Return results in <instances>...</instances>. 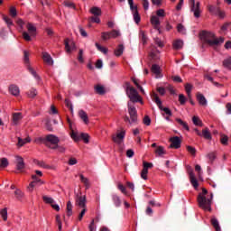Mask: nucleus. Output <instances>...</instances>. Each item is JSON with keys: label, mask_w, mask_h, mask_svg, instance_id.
Returning <instances> with one entry per match:
<instances>
[{"label": "nucleus", "mask_w": 231, "mask_h": 231, "mask_svg": "<svg viewBox=\"0 0 231 231\" xmlns=\"http://www.w3.org/2000/svg\"><path fill=\"white\" fill-rule=\"evenodd\" d=\"M214 195L211 193L209 198L203 197L200 195L198 197L199 207L202 208V210L211 212L212 211V199Z\"/></svg>", "instance_id": "1"}, {"label": "nucleus", "mask_w": 231, "mask_h": 231, "mask_svg": "<svg viewBox=\"0 0 231 231\" xmlns=\"http://www.w3.org/2000/svg\"><path fill=\"white\" fill-rule=\"evenodd\" d=\"M128 113L129 116H125V122H128L130 125H133V124H138V113L136 112V107L129 106L128 103Z\"/></svg>", "instance_id": "2"}, {"label": "nucleus", "mask_w": 231, "mask_h": 231, "mask_svg": "<svg viewBox=\"0 0 231 231\" xmlns=\"http://www.w3.org/2000/svg\"><path fill=\"white\" fill-rule=\"evenodd\" d=\"M126 95L128 97V98L134 103H140V104H143V100L142 99V96H140V94H138V90H136V88H129V90L126 91Z\"/></svg>", "instance_id": "3"}, {"label": "nucleus", "mask_w": 231, "mask_h": 231, "mask_svg": "<svg viewBox=\"0 0 231 231\" xmlns=\"http://www.w3.org/2000/svg\"><path fill=\"white\" fill-rule=\"evenodd\" d=\"M203 35L207 44H209V46H217V44H223V42H225V38L223 37L216 38L214 40L208 39V37H214V33L212 32H204Z\"/></svg>", "instance_id": "4"}, {"label": "nucleus", "mask_w": 231, "mask_h": 231, "mask_svg": "<svg viewBox=\"0 0 231 231\" xmlns=\"http://www.w3.org/2000/svg\"><path fill=\"white\" fill-rule=\"evenodd\" d=\"M190 12L193 13L194 17L196 19H199L201 17V4L199 2H196V0H189Z\"/></svg>", "instance_id": "5"}, {"label": "nucleus", "mask_w": 231, "mask_h": 231, "mask_svg": "<svg viewBox=\"0 0 231 231\" xmlns=\"http://www.w3.org/2000/svg\"><path fill=\"white\" fill-rule=\"evenodd\" d=\"M128 5L133 14L134 23L136 24H139L140 21H142V18L140 17V14L138 13V5H134V0H128Z\"/></svg>", "instance_id": "6"}, {"label": "nucleus", "mask_w": 231, "mask_h": 231, "mask_svg": "<svg viewBox=\"0 0 231 231\" xmlns=\"http://www.w3.org/2000/svg\"><path fill=\"white\" fill-rule=\"evenodd\" d=\"M152 97L155 100V104H157L159 109L161 111H163L165 115H168V116H172V111L169 109V107H164L163 105L162 104V100H160V97H158V94L152 93Z\"/></svg>", "instance_id": "7"}, {"label": "nucleus", "mask_w": 231, "mask_h": 231, "mask_svg": "<svg viewBox=\"0 0 231 231\" xmlns=\"http://www.w3.org/2000/svg\"><path fill=\"white\" fill-rule=\"evenodd\" d=\"M125 138V130H122L121 132L112 135V140L117 145H122L124 143V139Z\"/></svg>", "instance_id": "8"}, {"label": "nucleus", "mask_w": 231, "mask_h": 231, "mask_svg": "<svg viewBox=\"0 0 231 231\" xmlns=\"http://www.w3.org/2000/svg\"><path fill=\"white\" fill-rule=\"evenodd\" d=\"M143 170L141 171V178L143 180H147V174H149V169H152L153 165L151 162H143Z\"/></svg>", "instance_id": "9"}, {"label": "nucleus", "mask_w": 231, "mask_h": 231, "mask_svg": "<svg viewBox=\"0 0 231 231\" xmlns=\"http://www.w3.org/2000/svg\"><path fill=\"white\" fill-rule=\"evenodd\" d=\"M76 207H79V208H87L86 203H88V200L86 199V195H77L76 199Z\"/></svg>", "instance_id": "10"}, {"label": "nucleus", "mask_w": 231, "mask_h": 231, "mask_svg": "<svg viewBox=\"0 0 231 231\" xmlns=\"http://www.w3.org/2000/svg\"><path fill=\"white\" fill-rule=\"evenodd\" d=\"M170 149H180L181 147V139L179 136H173L170 138Z\"/></svg>", "instance_id": "11"}, {"label": "nucleus", "mask_w": 231, "mask_h": 231, "mask_svg": "<svg viewBox=\"0 0 231 231\" xmlns=\"http://www.w3.org/2000/svg\"><path fill=\"white\" fill-rule=\"evenodd\" d=\"M16 169L19 171V172H23L24 171V168L26 167V164L24 163V159H23L22 156L16 155Z\"/></svg>", "instance_id": "12"}, {"label": "nucleus", "mask_w": 231, "mask_h": 231, "mask_svg": "<svg viewBox=\"0 0 231 231\" xmlns=\"http://www.w3.org/2000/svg\"><path fill=\"white\" fill-rule=\"evenodd\" d=\"M45 140L51 145H57V143H59V142H60V139H59V137L55 134L46 135Z\"/></svg>", "instance_id": "13"}, {"label": "nucleus", "mask_w": 231, "mask_h": 231, "mask_svg": "<svg viewBox=\"0 0 231 231\" xmlns=\"http://www.w3.org/2000/svg\"><path fill=\"white\" fill-rule=\"evenodd\" d=\"M23 120V114L18 112V113H14L13 114V118H12V124L13 125H19V122Z\"/></svg>", "instance_id": "14"}, {"label": "nucleus", "mask_w": 231, "mask_h": 231, "mask_svg": "<svg viewBox=\"0 0 231 231\" xmlns=\"http://www.w3.org/2000/svg\"><path fill=\"white\" fill-rule=\"evenodd\" d=\"M189 180L194 189H198V187H199V184L198 183V179H196V175L194 174V171L192 170L189 171Z\"/></svg>", "instance_id": "15"}, {"label": "nucleus", "mask_w": 231, "mask_h": 231, "mask_svg": "<svg viewBox=\"0 0 231 231\" xmlns=\"http://www.w3.org/2000/svg\"><path fill=\"white\" fill-rule=\"evenodd\" d=\"M42 59L48 66H53V58H51V55L48 52H42Z\"/></svg>", "instance_id": "16"}, {"label": "nucleus", "mask_w": 231, "mask_h": 231, "mask_svg": "<svg viewBox=\"0 0 231 231\" xmlns=\"http://www.w3.org/2000/svg\"><path fill=\"white\" fill-rule=\"evenodd\" d=\"M9 92L14 97H19V95H21V90L19 89V87H17V85L9 86Z\"/></svg>", "instance_id": "17"}, {"label": "nucleus", "mask_w": 231, "mask_h": 231, "mask_svg": "<svg viewBox=\"0 0 231 231\" xmlns=\"http://www.w3.org/2000/svg\"><path fill=\"white\" fill-rule=\"evenodd\" d=\"M26 28H27L31 37H35V35L37 33V27H35V25H33L32 23H28L26 25Z\"/></svg>", "instance_id": "18"}, {"label": "nucleus", "mask_w": 231, "mask_h": 231, "mask_svg": "<svg viewBox=\"0 0 231 231\" xmlns=\"http://www.w3.org/2000/svg\"><path fill=\"white\" fill-rule=\"evenodd\" d=\"M65 49L67 53H71L75 50V42L65 40Z\"/></svg>", "instance_id": "19"}, {"label": "nucleus", "mask_w": 231, "mask_h": 231, "mask_svg": "<svg viewBox=\"0 0 231 231\" xmlns=\"http://www.w3.org/2000/svg\"><path fill=\"white\" fill-rule=\"evenodd\" d=\"M151 23L152 26H154L155 30H158V32H160V18H158V16L156 15H153L151 18Z\"/></svg>", "instance_id": "20"}, {"label": "nucleus", "mask_w": 231, "mask_h": 231, "mask_svg": "<svg viewBox=\"0 0 231 231\" xmlns=\"http://www.w3.org/2000/svg\"><path fill=\"white\" fill-rule=\"evenodd\" d=\"M197 100L199 104V106H207V98L205 97V96L201 93H197Z\"/></svg>", "instance_id": "21"}, {"label": "nucleus", "mask_w": 231, "mask_h": 231, "mask_svg": "<svg viewBox=\"0 0 231 231\" xmlns=\"http://www.w3.org/2000/svg\"><path fill=\"white\" fill-rule=\"evenodd\" d=\"M125 50V47L124 46V44H119L117 48L115 50L114 54L116 55V57H122Z\"/></svg>", "instance_id": "22"}, {"label": "nucleus", "mask_w": 231, "mask_h": 231, "mask_svg": "<svg viewBox=\"0 0 231 231\" xmlns=\"http://www.w3.org/2000/svg\"><path fill=\"white\" fill-rule=\"evenodd\" d=\"M79 118L83 120L84 124H89V118L88 117V114L84 110H79Z\"/></svg>", "instance_id": "23"}, {"label": "nucleus", "mask_w": 231, "mask_h": 231, "mask_svg": "<svg viewBox=\"0 0 231 231\" xmlns=\"http://www.w3.org/2000/svg\"><path fill=\"white\" fill-rule=\"evenodd\" d=\"M152 72L155 75V78L160 79V73L162 72L158 64L152 65Z\"/></svg>", "instance_id": "24"}, {"label": "nucleus", "mask_w": 231, "mask_h": 231, "mask_svg": "<svg viewBox=\"0 0 231 231\" xmlns=\"http://www.w3.org/2000/svg\"><path fill=\"white\" fill-rule=\"evenodd\" d=\"M200 136L205 138V140H212V134H210V130H208V128L203 129Z\"/></svg>", "instance_id": "25"}, {"label": "nucleus", "mask_w": 231, "mask_h": 231, "mask_svg": "<svg viewBox=\"0 0 231 231\" xmlns=\"http://www.w3.org/2000/svg\"><path fill=\"white\" fill-rule=\"evenodd\" d=\"M32 142V138L26 137L24 139L19 137L18 138V147H23V145H26V143H30Z\"/></svg>", "instance_id": "26"}, {"label": "nucleus", "mask_w": 231, "mask_h": 231, "mask_svg": "<svg viewBox=\"0 0 231 231\" xmlns=\"http://www.w3.org/2000/svg\"><path fill=\"white\" fill-rule=\"evenodd\" d=\"M94 89L97 95H106V88L102 85H96Z\"/></svg>", "instance_id": "27"}, {"label": "nucleus", "mask_w": 231, "mask_h": 231, "mask_svg": "<svg viewBox=\"0 0 231 231\" xmlns=\"http://www.w3.org/2000/svg\"><path fill=\"white\" fill-rule=\"evenodd\" d=\"M90 14L94 16L100 17V15H102V9H100V7H92L90 9Z\"/></svg>", "instance_id": "28"}, {"label": "nucleus", "mask_w": 231, "mask_h": 231, "mask_svg": "<svg viewBox=\"0 0 231 231\" xmlns=\"http://www.w3.org/2000/svg\"><path fill=\"white\" fill-rule=\"evenodd\" d=\"M211 225L216 231H221V226H219V221H217V218H216L215 217L211 218Z\"/></svg>", "instance_id": "29"}, {"label": "nucleus", "mask_w": 231, "mask_h": 231, "mask_svg": "<svg viewBox=\"0 0 231 231\" xmlns=\"http://www.w3.org/2000/svg\"><path fill=\"white\" fill-rule=\"evenodd\" d=\"M35 163H36V165H38L39 167H42V169L55 170V166H50V165L46 164V162H44L43 161H36Z\"/></svg>", "instance_id": "30"}, {"label": "nucleus", "mask_w": 231, "mask_h": 231, "mask_svg": "<svg viewBox=\"0 0 231 231\" xmlns=\"http://www.w3.org/2000/svg\"><path fill=\"white\" fill-rule=\"evenodd\" d=\"M80 181L85 185L86 189H89L91 187V183L89 182V179L84 177V175H79Z\"/></svg>", "instance_id": "31"}, {"label": "nucleus", "mask_w": 231, "mask_h": 231, "mask_svg": "<svg viewBox=\"0 0 231 231\" xmlns=\"http://www.w3.org/2000/svg\"><path fill=\"white\" fill-rule=\"evenodd\" d=\"M173 49L174 50H181L183 48V41L182 40H176L173 42Z\"/></svg>", "instance_id": "32"}, {"label": "nucleus", "mask_w": 231, "mask_h": 231, "mask_svg": "<svg viewBox=\"0 0 231 231\" xmlns=\"http://www.w3.org/2000/svg\"><path fill=\"white\" fill-rule=\"evenodd\" d=\"M10 165V162H8V159L5 157H3L0 159V169H6Z\"/></svg>", "instance_id": "33"}, {"label": "nucleus", "mask_w": 231, "mask_h": 231, "mask_svg": "<svg viewBox=\"0 0 231 231\" xmlns=\"http://www.w3.org/2000/svg\"><path fill=\"white\" fill-rule=\"evenodd\" d=\"M112 201L115 207H120V205H122V200L120 199V197H118V195H112Z\"/></svg>", "instance_id": "34"}, {"label": "nucleus", "mask_w": 231, "mask_h": 231, "mask_svg": "<svg viewBox=\"0 0 231 231\" xmlns=\"http://www.w3.org/2000/svg\"><path fill=\"white\" fill-rule=\"evenodd\" d=\"M155 154H158L159 156H163V154H167V152L165 151V148L163 146H157L155 149Z\"/></svg>", "instance_id": "35"}, {"label": "nucleus", "mask_w": 231, "mask_h": 231, "mask_svg": "<svg viewBox=\"0 0 231 231\" xmlns=\"http://www.w3.org/2000/svg\"><path fill=\"white\" fill-rule=\"evenodd\" d=\"M176 122H178V124H180V125H181L186 131H190V128L189 127L187 122L181 120L180 118H176Z\"/></svg>", "instance_id": "36"}, {"label": "nucleus", "mask_w": 231, "mask_h": 231, "mask_svg": "<svg viewBox=\"0 0 231 231\" xmlns=\"http://www.w3.org/2000/svg\"><path fill=\"white\" fill-rule=\"evenodd\" d=\"M0 216L3 218L4 221H8V209L3 208L0 210Z\"/></svg>", "instance_id": "37"}, {"label": "nucleus", "mask_w": 231, "mask_h": 231, "mask_svg": "<svg viewBox=\"0 0 231 231\" xmlns=\"http://www.w3.org/2000/svg\"><path fill=\"white\" fill-rule=\"evenodd\" d=\"M67 216H69V217L73 216V205L71 201L67 202Z\"/></svg>", "instance_id": "38"}, {"label": "nucleus", "mask_w": 231, "mask_h": 231, "mask_svg": "<svg viewBox=\"0 0 231 231\" xmlns=\"http://www.w3.org/2000/svg\"><path fill=\"white\" fill-rule=\"evenodd\" d=\"M217 153L216 152H211L207 154V158L209 160L210 163H214V160H216Z\"/></svg>", "instance_id": "39"}, {"label": "nucleus", "mask_w": 231, "mask_h": 231, "mask_svg": "<svg viewBox=\"0 0 231 231\" xmlns=\"http://www.w3.org/2000/svg\"><path fill=\"white\" fill-rule=\"evenodd\" d=\"M96 48H97L98 51L104 53V55H107V51H109L107 48L99 45L98 42H96Z\"/></svg>", "instance_id": "40"}, {"label": "nucleus", "mask_w": 231, "mask_h": 231, "mask_svg": "<svg viewBox=\"0 0 231 231\" xmlns=\"http://www.w3.org/2000/svg\"><path fill=\"white\" fill-rule=\"evenodd\" d=\"M185 91L189 97V98H190V97L192 96V85L190 83H187L185 85Z\"/></svg>", "instance_id": "41"}, {"label": "nucleus", "mask_w": 231, "mask_h": 231, "mask_svg": "<svg viewBox=\"0 0 231 231\" xmlns=\"http://www.w3.org/2000/svg\"><path fill=\"white\" fill-rule=\"evenodd\" d=\"M223 66L226 69H230L231 70V56L229 58H227V59L223 60Z\"/></svg>", "instance_id": "42"}, {"label": "nucleus", "mask_w": 231, "mask_h": 231, "mask_svg": "<svg viewBox=\"0 0 231 231\" xmlns=\"http://www.w3.org/2000/svg\"><path fill=\"white\" fill-rule=\"evenodd\" d=\"M3 19L5 23L7 24V28H9L10 30L12 26H14V21H12L8 16H3Z\"/></svg>", "instance_id": "43"}, {"label": "nucleus", "mask_w": 231, "mask_h": 231, "mask_svg": "<svg viewBox=\"0 0 231 231\" xmlns=\"http://www.w3.org/2000/svg\"><path fill=\"white\" fill-rule=\"evenodd\" d=\"M192 122L194 125H199V127H203V122L199 120V117L194 116L192 117Z\"/></svg>", "instance_id": "44"}, {"label": "nucleus", "mask_w": 231, "mask_h": 231, "mask_svg": "<svg viewBox=\"0 0 231 231\" xmlns=\"http://www.w3.org/2000/svg\"><path fill=\"white\" fill-rule=\"evenodd\" d=\"M139 37H141L143 44H147L148 38L147 35L145 34V32L140 31Z\"/></svg>", "instance_id": "45"}, {"label": "nucleus", "mask_w": 231, "mask_h": 231, "mask_svg": "<svg viewBox=\"0 0 231 231\" xmlns=\"http://www.w3.org/2000/svg\"><path fill=\"white\" fill-rule=\"evenodd\" d=\"M110 33V39H116V37H120L121 33L118 30H112L109 32Z\"/></svg>", "instance_id": "46"}, {"label": "nucleus", "mask_w": 231, "mask_h": 231, "mask_svg": "<svg viewBox=\"0 0 231 231\" xmlns=\"http://www.w3.org/2000/svg\"><path fill=\"white\" fill-rule=\"evenodd\" d=\"M32 182H34L36 185H44V181H42L37 175H32Z\"/></svg>", "instance_id": "47"}, {"label": "nucleus", "mask_w": 231, "mask_h": 231, "mask_svg": "<svg viewBox=\"0 0 231 231\" xmlns=\"http://www.w3.org/2000/svg\"><path fill=\"white\" fill-rule=\"evenodd\" d=\"M37 89L35 88H31L28 92H27V96L29 98H35L36 95H37Z\"/></svg>", "instance_id": "48"}, {"label": "nucleus", "mask_w": 231, "mask_h": 231, "mask_svg": "<svg viewBox=\"0 0 231 231\" xmlns=\"http://www.w3.org/2000/svg\"><path fill=\"white\" fill-rule=\"evenodd\" d=\"M42 199L47 205H51L52 203H55V200L51 197L43 196Z\"/></svg>", "instance_id": "49"}, {"label": "nucleus", "mask_w": 231, "mask_h": 231, "mask_svg": "<svg viewBox=\"0 0 231 231\" xmlns=\"http://www.w3.org/2000/svg\"><path fill=\"white\" fill-rule=\"evenodd\" d=\"M177 31L179 32V33H181L182 35H185V33H187V30L185 29V26H183V24L179 23L177 25Z\"/></svg>", "instance_id": "50"}, {"label": "nucleus", "mask_w": 231, "mask_h": 231, "mask_svg": "<svg viewBox=\"0 0 231 231\" xmlns=\"http://www.w3.org/2000/svg\"><path fill=\"white\" fill-rule=\"evenodd\" d=\"M101 39H103L104 41H109V39H111L110 32H101Z\"/></svg>", "instance_id": "51"}, {"label": "nucleus", "mask_w": 231, "mask_h": 231, "mask_svg": "<svg viewBox=\"0 0 231 231\" xmlns=\"http://www.w3.org/2000/svg\"><path fill=\"white\" fill-rule=\"evenodd\" d=\"M23 60L25 64H30V52L28 51H23Z\"/></svg>", "instance_id": "52"}, {"label": "nucleus", "mask_w": 231, "mask_h": 231, "mask_svg": "<svg viewBox=\"0 0 231 231\" xmlns=\"http://www.w3.org/2000/svg\"><path fill=\"white\" fill-rule=\"evenodd\" d=\"M14 195H15V198L17 199H23V196H24V193H23V191H21V189H16L14 191Z\"/></svg>", "instance_id": "53"}, {"label": "nucleus", "mask_w": 231, "mask_h": 231, "mask_svg": "<svg viewBox=\"0 0 231 231\" xmlns=\"http://www.w3.org/2000/svg\"><path fill=\"white\" fill-rule=\"evenodd\" d=\"M28 69H29L31 75H32V77H34V79H37V80H39L41 79L39 77V75H37V72L32 67H28Z\"/></svg>", "instance_id": "54"}, {"label": "nucleus", "mask_w": 231, "mask_h": 231, "mask_svg": "<svg viewBox=\"0 0 231 231\" xmlns=\"http://www.w3.org/2000/svg\"><path fill=\"white\" fill-rule=\"evenodd\" d=\"M16 24L20 27V30H24V21H23V19L18 18L16 20Z\"/></svg>", "instance_id": "55"}, {"label": "nucleus", "mask_w": 231, "mask_h": 231, "mask_svg": "<svg viewBox=\"0 0 231 231\" xmlns=\"http://www.w3.org/2000/svg\"><path fill=\"white\" fill-rule=\"evenodd\" d=\"M79 62H84V51L82 49L79 51V57H78Z\"/></svg>", "instance_id": "56"}, {"label": "nucleus", "mask_w": 231, "mask_h": 231, "mask_svg": "<svg viewBox=\"0 0 231 231\" xmlns=\"http://www.w3.org/2000/svg\"><path fill=\"white\" fill-rule=\"evenodd\" d=\"M56 223L58 225V228L59 230H62V221H60V215H57L56 216Z\"/></svg>", "instance_id": "57"}, {"label": "nucleus", "mask_w": 231, "mask_h": 231, "mask_svg": "<svg viewBox=\"0 0 231 231\" xmlns=\"http://www.w3.org/2000/svg\"><path fill=\"white\" fill-rule=\"evenodd\" d=\"M179 102L180 106H184L185 102H187V98L183 94L179 95Z\"/></svg>", "instance_id": "58"}, {"label": "nucleus", "mask_w": 231, "mask_h": 231, "mask_svg": "<svg viewBox=\"0 0 231 231\" xmlns=\"http://www.w3.org/2000/svg\"><path fill=\"white\" fill-rule=\"evenodd\" d=\"M187 151L191 154L192 156H196V148L192 146H187Z\"/></svg>", "instance_id": "59"}, {"label": "nucleus", "mask_w": 231, "mask_h": 231, "mask_svg": "<svg viewBox=\"0 0 231 231\" xmlns=\"http://www.w3.org/2000/svg\"><path fill=\"white\" fill-rule=\"evenodd\" d=\"M80 137L82 138V140H84L85 143H89V134H81Z\"/></svg>", "instance_id": "60"}, {"label": "nucleus", "mask_w": 231, "mask_h": 231, "mask_svg": "<svg viewBox=\"0 0 231 231\" xmlns=\"http://www.w3.org/2000/svg\"><path fill=\"white\" fill-rule=\"evenodd\" d=\"M143 123L144 125H151V117H149V116H145L143 117Z\"/></svg>", "instance_id": "61"}, {"label": "nucleus", "mask_w": 231, "mask_h": 231, "mask_svg": "<svg viewBox=\"0 0 231 231\" xmlns=\"http://www.w3.org/2000/svg\"><path fill=\"white\" fill-rule=\"evenodd\" d=\"M157 17H165V10L163 9H159L156 12Z\"/></svg>", "instance_id": "62"}, {"label": "nucleus", "mask_w": 231, "mask_h": 231, "mask_svg": "<svg viewBox=\"0 0 231 231\" xmlns=\"http://www.w3.org/2000/svg\"><path fill=\"white\" fill-rule=\"evenodd\" d=\"M64 5L67 6V8H72L73 10H75V4L72 2L65 1Z\"/></svg>", "instance_id": "63"}, {"label": "nucleus", "mask_w": 231, "mask_h": 231, "mask_svg": "<svg viewBox=\"0 0 231 231\" xmlns=\"http://www.w3.org/2000/svg\"><path fill=\"white\" fill-rule=\"evenodd\" d=\"M10 15L13 17H17V9L15 7H11L10 8Z\"/></svg>", "instance_id": "64"}]
</instances>
